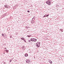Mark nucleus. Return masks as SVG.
<instances>
[{
    "mask_svg": "<svg viewBox=\"0 0 64 64\" xmlns=\"http://www.w3.org/2000/svg\"><path fill=\"white\" fill-rule=\"evenodd\" d=\"M10 38H12V36H10Z\"/></svg>",
    "mask_w": 64,
    "mask_h": 64,
    "instance_id": "nucleus-15",
    "label": "nucleus"
},
{
    "mask_svg": "<svg viewBox=\"0 0 64 64\" xmlns=\"http://www.w3.org/2000/svg\"><path fill=\"white\" fill-rule=\"evenodd\" d=\"M36 41H37V39H35V38H33V40H32V41L36 42Z\"/></svg>",
    "mask_w": 64,
    "mask_h": 64,
    "instance_id": "nucleus-5",
    "label": "nucleus"
},
{
    "mask_svg": "<svg viewBox=\"0 0 64 64\" xmlns=\"http://www.w3.org/2000/svg\"><path fill=\"white\" fill-rule=\"evenodd\" d=\"M6 14H7L6 15L7 16H8V15H9V12H7L6 13Z\"/></svg>",
    "mask_w": 64,
    "mask_h": 64,
    "instance_id": "nucleus-11",
    "label": "nucleus"
},
{
    "mask_svg": "<svg viewBox=\"0 0 64 64\" xmlns=\"http://www.w3.org/2000/svg\"><path fill=\"white\" fill-rule=\"evenodd\" d=\"M46 3L47 4H48L49 5H50L51 2H50L49 1H48L47 2H46Z\"/></svg>",
    "mask_w": 64,
    "mask_h": 64,
    "instance_id": "nucleus-2",
    "label": "nucleus"
},
{
    "mask_svg": "<svg viewBox=\"0 0 64 64\" xmlns=\"http://www.w3.org/2000/svg\"><path fill=\"white\" fill-rule=\"evenodd\" d=\"M2 36H3V37H4V34H2Z\"/></svg>",
    "mask_w": 64,
    "mask_h": 64,
    "instance_id": "nucleus-16",
    "label": "nucleus"
},
{
    "mask_svg": "<svg viewBox=\"0 0 64 64\" xmlns=\"http://www.w3.org/2000/svg\"><path fill=\"white\" fill-rule=\"evenodd\" d=\"M6 13L2 15V16H1L2 18H3L4 17H5V16H6Z\"/></svg>",
    "mask_w": 64,
    "mask_h": 64,
    "instance_id": "nucleus-4",
    "label": "nucleus"
},
{
    "mask_svg": "<svg viewBox=\"0 0 64 64\" xmlns=\"http://www.w3.org/2000/svg\"><path fill=\"white\" fill-rule=\"evenodd\" d=\"M24 41L25 42H26V41L25 40H24Z\"/></svg>",
    "mask_w": 64,
    "mask_h": 64,
    "instance_id": "nucleus-19",
    "label": "nucleus"
},
{
    "mask_svg": "<svg viewBox=\"0 0 64 64\" xmlns=\"http://www.w3.org/2000/svg\"><path fill=\"white\" fill-rule=\"evenodd\" d=\"M11 61H12V60H10V62H11Z\"/></svg>",
    "mask_w": 64,
    "mask_h": 64,
    "instance_id": "nucleus-22",
    "label": "nucleus"
},
{
    "mask_svg": "<svg viewBox=\"0 0 64 64\" xmlns=\"http://www.w3.org/2000/svg\"><path fill=\"white\" fill-rule=\"evenodd\" d=\"M61 32H63V30H61Z\"/></svg>",
    "mask_w": 64,
    "mask_h": 64,
    "instance_id": "nucleus-26",
    "label": "nucleus"
},
{
    "mask_svg": "<svg viewBox=\"0 0 64 64\" xmlns=\"http://www.w3.org/2000/svg\"><path fill=\"white\" fill-rule=\"evenodd\" d=\"M21 39L22 40H24V38H21Z\"/></svg>",
    "mask_w": 64,
    "mask_h": 64,
    "instance_id": "nucleus-10",
    "label": "nucleus"
},
{
    "mask_svg": "<svg viewBox=\"0 0 64 64\" xmlns=\"http://www.w3.org/2000/svg\"><path fill=\"white\" fill-rule=\"evenodd\" d=\"M3 54H5V52H4Z\"/></svg>",
    "mask_w": 64,
    "mask_h": 64,
    "instance_id": "nucleus-24",
    "label": "nucleus"
},
{
    "mask_svg": "<svg viewBox=\"0 0 64 64\" xmlns=\"http://www.w3.org/2000/svg\"><path fill=\"white\" fill-rule=\"evenodd\" d=\"M25 57H27V56H28V54H26L25 55Z\"/></svg>",
    "mask_w": 64,
    "mask_h": 64,
    "instance_id": "nucleus-8",
    "label": "nucleus"
},
{
    "mask_svg": "<svg viewBox=\"0 0 64 64\" xmlns=\"http://www.w3.org/2000/svg\"><path fill=\"white\" fill-rule=\"evenodd\" d=\"M31 22L32 23V24H33V23H34V21H32V22Z\"/></svg>",
    "mask_w": 64,
    "mask_h": 64,
    "instance_id": "nucleus-7",
    "label": "nucleus"
},
{
    "mask_svg": "<svg viewBox=\"0 0 64 64\" xmlns=\"http://www.w3.org/2000/svg\"><path fill=\"white\" fill-rule=\"evenodd\" d=\"M49 62H50V64H51L52 63V62L51 61H49Z\"/></svg>",
    "mask_w": 64,
    "mask_h": 64,
    "instance_id": "nucleus-13",
    "label": "nucleus"
},
{
    "mask_svg": "<svg viewBox=\"0 0 64 64\" xmlns=\"http://www.w3.org/2000/svg\"><path fill=\"white\" fill-rule=\"evenodd\" d=\"M27 36V37H30L31 36H30V35L29 36V35H28Z\"/></svg>",
    "mask_w": 64,
    "mask_h": 64,
    "instance_id": "nucleus-14",
    "label": "nucleus"
},
{
    "mask_svg": "<svg viewBox=\"0 0 64 64\" xmlns=\"http://www.w3.org/2000/svg\"><path fill=\"white\" fill-rule=\"evenodd\" d=\"M27 12H28V13H29V12H30V11H29V10H28Z\"/></svg>",
    "mask_w": 64,
    "mask_h": 64,
    "instance_id": "nucleus-20",
    "label": "nucleus"
},
{
    "mask_svg": "<svg viewBox=\"0 0 64 64\" xmlns=\"http://www.w3.org/2000/svg\"><path fill=\"white\" fill-rule=\"evenodd\" d=\"M46 17V16H45V15H44V16L43 17V18H44V17Z\"/></svg>",
    "mask_w": 64,
    "mask_h": 64,
    "instance_id": "nucleus-21",
    "label": "nucleus"
},
{
    "mask_svg": "<svg viewBox=\"0 0 64 64\" xmlns=\"http://www.w3.org/2000/svg\"><path fill=\"white\" fill-rule=\"evenodd\" d=\"M4 64H6V63L5 62H4Z\"/></svg>",
    "mask_w": 64,
    "mask_h": 64,
    "instance_id": "nucleus-23",
    "label": "nucleus"
},
{
    "mask_svg": "<svg viewBox=\"0 0 64 64\" xmlns=\"http://www.w3.org/2000/svg\"><path fill=\"white\" fill-rule=\"evenodd\" d=\"M49 14H48V15H47L46 14H45V16H46V17H48V16H49Z\"/></svg>",
    "mask_w": 64,
    "mask_h": 64,
    "instance_id": "nucleus-9",
    "label": "nucleus"
},
{
    "mask_svg": "<svg viewBox=\"0 0 64 64\" xmlns=\"http://www.w3.org/2000/svg\"><path fill=\"white\" fill-rule=\"evenodd\" d=\"M33 18H32V20H33Z\"/></svg>",
    "mask_w": 64,
    "mask_h": 64,
    "instance_id": "nucleus-27",
    "label": "nucleus"
},
{
    "mask_svg": "<svg viewBox=\"0 0 64 64\" xmlns=\"http://www.w3.org/2000/svg\"><path fill=\"white\" fill-rule=\"evenodd\" d=\"M5 51H6V53H8V52H9V50H6Z\"/></svg>",
    "mask_w": 64,
    "mask_h": 64,
    "instance_id": "nucleus-6",
    "label": "nucleus"
},
{
    "mask_svg": "<svg viewBox=\"0 0 64 64\" xmlns=\"http://www.w3.org/2000/svg\"><path fill=\"white\" fill-rule=\"evenodd\" d=\"M5 49H6V48H5Z\"/></svg>",
    "mask_w": 64,
    "mask_h": 64,
    "instance_id": "nucleus-28",
    "label": "nucleus"
},
{
    "mask_svg": "<svg viewBox=\"0 0 64 64\" xmlns=\"http://www.w3.org/2000/svg\"><path fill=\"white\" fill-rule=\"evenodd\" d=\"M31 40H28V42H31Z\"/></svg>",
    "mask_w": 64,
    "mask_h": 64,
    "instance_id": "nucleus-18",
    "label": "nucleus"
},
{
    "mask_svg": "<svg viewBox=\"0 0 64 64\" xmlns=\"http://www.w3.org/2000/svg\"><path fill=\"white\" fill-rule=\"evenodd\" d=\"M26 62L27 63H28V64H29V62L27 61H26Z\"/></svg>",
    "mask_w": 64,
    "mask_h": 64,
    "instance_id": "nucleus-17",
    "label": "nucleus"
},
{
    "mask_svg": "<svg viewBox=\"0 0 64 64\" xmlns=\"http://www.w3.org/2000/svg\"><path fill=\"white\" fill-rule=\"evenodd\" d=\"M24 47L23 46V47H22V48H24Z\"/></svg>",
    "mask_w": 64,
    "mask_h": 64,
    "instance_id": "nucleus-25",
    "label": "nucleus"
},
{
    "mask_svg": "<svg viewBox=\"0 0 64 64\" xmlns=\"http://www.w3.org/2000/svg\"><path fill=\"white\" fill-rule=\"evenodd\" d=\"M60 30H62V29H60Z\"/></svg>",
    "mask_w": 64,
    "mask_h": 64,
    "instance_id": "nucleus-29",
    "label": "nucleus"
},
{
    "mask_svg": "<svg viewBox=\"0 0 64 64\" xmlns=\"http://www.w3.org/2000/svg\"><path fill=\"white\" fill-rule=\"evenodd\" d=\"M40 43L38 42L37 44H36V46H38V47H39V46H40Z\"/></svg>",
    "mask_w": 64,
    "mask_h": 64,
    "instance_id": "nucleus-3",
    "label": "nucleus"
},
{
    "mask_svg": "<svg viewBox=\"0 0 64 64\" xmlns=\"http://www.w3.org/2000/svg\"><path fill=\"white\" fill-rule=\"evenodd\" d=\"M33 38H31V40L32 41H33Z\"/></svg>",
    "mask_w": 64,
    "mask_h": 64,
    "instance_id": "nucleus-12",
    "label": "nucleus"
},
{
    "mask_svg": "<svg viewBox=\"0 0 64 64\" xmlns=\"http://www.w3.org/2000/svg\"><path fill=\"white\" fill-rule=\"evenodd\" d=\"M4 6L5 8H7V9L8 8H10V6L6 5H4Z\"/></svg>",
    "mask_w": 64,
    "mask_h": 64,
    "instance_id": "nucleus-1",
    "label": "nucleus"
}]
</instances>
